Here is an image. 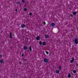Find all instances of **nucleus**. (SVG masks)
<instances>
[{
    "mask_svg": "<svg viewBox=\"0 0 78 78\" xmlns=\"http://www.w3.org/2000/svg\"><path fill=\"white\" fill-rule=\"evenodd\" d=\"M19 63H20V64H21V62H20Z\"/></svg>",
    "mask_w": 78,
    "mask_h": 78,
    "instance_id": "nucleus-31",
    "label": "nucleus"
},
{
    "mask_svg": "<svg viewBox=\"0 0 78 78\" xmlns=\"http://www.w3.org/2000/svg\"><path fill=\"white\" fill-rule=\"evenodd\" d=\"M72 60H73V61H74V60H75V58H72Z\"/></svg>",
    "mask_w": 78,
    "mask_h": 78,
    "instance_id": "nucleus-22",
    "label": "nucleus"
},
{
    "mask_svg": "<svg viewBox=\"0 0 78 78\" xmlns=\"http://www.w3.org/2000/svg\"><path fill=\"white\" fill-rule=\"evenodd\" d=\"M45 52H46V53L47 55L48 54V53H49V52L47 51H46Z\"/></svg>",
    "mask_w": 78,
    "mask_h": 78,
    "instance_id": "nucleus-17",
    "label": "nucleus"
},
{
    "mask_svg": "<svg viewBox=\"0 0 78 78\" xmlns=\"http://www.w3.org/2000/svg\"><path fill=\"white\" fill-rule=\"evenodd\" d=\"M22 1L23 3H25V1L24 0H22Z\"/></svg>",
    "mask_w": 78,
    "mask_h": 78,
    "instance_id": "nucleus-25",
    "label": "nucleus"
},
{
    "mask_svg": "<svg viewBox=\"0 0 78 78\" xmlns=\"http://www.w3.org/2000/svg\"><path fill=\"white\" fill-rule=\"evenodd\" d=\"M0 57H2V55H0Z\"/></svg>",
    "mask_w": 78,
    "mask_h": 78,
    "instance_id": "nucleus-28",
    "label": "nucleus"
},
{
    "mask_svg": "<svg viewBox=\"0 0 78 78\" xmlns=\"http://www.w3.org/2000/svg\"><path fill=\"white\" fill-rule=\"evenodd\" d=\"M10 39H12V33L11 32L10 33Z\"/></svg>",
    "mask_w": 78,
    "mask_h": 78,
    "instance_id": "nucleus-4",
    "label": "nucleus"
},
{
    "mask_svg": "<svg viewBox=\"0 0 78 78\" xmlns=\"http://www.w3.org/2000/svg\"><path fill=\"white\" fill-rule=\"evenodd\" d=\"M36 38L37 40V41H39V40H40V38H39V36L37 37H36Z\"/></svg>",
    "mask_w": 78,
    "mask_h": 78,
    "instance_id": "nucleus-5",
    "label": "nucleus"
},
{
    "mask_svg": "<svg viewBox=\"0 0 78 78\" xmlns=\"http://www.w3.org/2000/svg\"><path fill=\"white\" fill-rule=\"evenodd\" d=\"M22 56H24V55L23 54H22Z\"/></svg>",
    "mask_w": 78,
    "mask_h": 78,
    "instance_id": "nucleus-27",
    "label": "nucleus"
},
{
    "mask_svg": "<svg viewBox=\"0 0 78 78\" xmlns=\"http://www.w3.org/2000/svg\"><path fill=\"white\" fill-rule=\"evenodd\" d=\"M20 2H17V4L18 5L19 4H20Z\"/></svg>",
    "mask_w": 78,
    "mask_h": 78,
    "instance_id": "nucleus-24",
    "label": "nucleus"
},
{
    "mask_svg": "<svg viewBox=\"0 0 78 78\" xmlns=\"http://www.w3.org/2000/svg\"><path fill=\"white\" fill-rule=\"evenodd\" d=\"M59 70H61V66H59Z\"/></svg>",
    "mask_w": 78,
    "mask_h": 78,
    "instance_id": "nucleus-21",
    "label": "nucleus"
},
{
    "mask_svg": "<svg viewBox=\"0 0 78 78\" xmlns=\"http://www.w3.org/2000/svg\"><path fill=\"white\" fill-rule=\"evenodd\" d=\"M29 15H30V16H32V13H31V12H30L29 13Z\"/></svg>",
    "mask_w": 78,
    "mask_h": 78,
    "instance_id": "nucleus-23",
    "label": "nucleus"
},
{
    "mask_svg": "<svg viewBox=\"0 0 78 78\" xmlns=\"http://www.w3.org/2000/svg\"><path fill=\"white\" fill-rule=\"evenodd\" d=\"M68 78H70V77H71V75H70V74L69 73L68 74Z\"/></svg>",
    "mask_w": 78,
    "mask_h": 78,
    "instance_id": "nucleus-11",
    "label": "nucleus"
},
{
    "mask_svg": "<svg viewBox=\"0 0 78 78\" xmlns=\"http://www.w3.org/2000/svg\"><path fill=\"white\" fill-rule=\"evenodd\" d=\"M73 60H70V62L71 63H73Z\"/></svg>",
    "mask_w": 78,
    "mask_h": 78,
    "instance_id": "nucleus-14",
    "label": "nucleus"
},
{
    "mask_svg": "<svg viewBox=\"0 0 78 78\" xmlns=\"http://www.w3.org/2000/svg\"><path fill=\"white\" fill-rule=\"evenodd\" d=\"M51 27H55V23H51Z\"/></svg>",
    "mask_w": 78,
    "mask_h": 78,
    "instance_id": "nucleus-2",
    "label": "nucleus"
},
{
    "mask_svg": "<svg viewBox=\"0 0 78 78\" xmlns=\"http://www.w3.org/2000/svg\"><path fill=\"white\" fill-rule=\"evenodd\" d=\"M44 62H48V60L46 58H45L44 59Z\"/></svg>",
    "mask_w": 78,
    "mask_h": 78,
    "instance_id": "nucleus-3",
    "label": "nucleus"
},
{
    "mask_svg": "<svg viewBox=\"0 0 78 78\" xmlns=\"http://www.w3.org/2000/svg\"><path fill=\"white\" fill-rule=\"evenodd\" d=\"M55 72L56 73H59V71L58 70H56Z\"/></svg>",
    "mask_w": 78,
    "mask_h": 78,
    "instance_id": "nucleus-6",
    "label": "nucleus"
},
{
    "mask_svg": "<svg viewBox=\"0 0 78 78\" xmlns=\"http://www.w3.org/2000/svg\"><path fill=\"white\" fill-rule=\"evenodd\" d=\"M27 8H25L24 9V11H27Z\"/></svg>",
    "mask_w": 78,
    "mask_h": 78,
    "instance_id": "nucleus-20",
    "label": "nucleus"
},
{
    "mask_svg": "<svg viewBox=\"0 0 78 78\" xmlns=\"http://www.w3.org/2000/svg\"><path fill=\"white\" fill-rule=\"evenodd\" d=\"M16 12H17V9H16Z\"/></svg>",
    "mask_w": 78,
    "mask_h": 78,
    "instance_id": "nucleus-30",
    "label": "nucleus"
},
{
    "mask_svg": "<svg viewBox=\"0 0 78 78\" xmlns=\"http://www.w3.org/2000/svg\"><path fill=\"white\" fill-rule=\"evenodd\" d=\"M43 23H44V25H45V24H46L45 22H44Z\"/></svg>",
    "mask_w": 78,
    "mask_h": 78,
    "instance_id": "nucleus-26",
    "label": "nucleus"
},
{
    "mask_svg": "<svg viewBox=\"0 0 78 78\" xmlns=\"http://www.w3.org/2000/svg\"><path fill=\"white\" fill-rule=\"evenodd\" d=\"M42 44L43 45H46V43H45V42H43L42 43Z\"/></svg>",
    "mask_w": 78,
    "mask_h": 78,
    "instance_id": "nucleus-13",
    "label": "nucleus"
},
{
    "mask_svg": "<svg viewBox=\"0 0 78 78\" xmlns=\"http://www.w3.org/2000/svg\"><path fill=\"white\" fill-rule=\"evenodd\" d=\"M78 38H76L74 40V42L76 44H78Z\"/></svg>",
    "mask_w": 78,
    "mask_h": 78,
    "instance_id": "nucleus-1",
    "label": "nucleus"
},
{
    "mask_svg": "<svg viewBox=\"0 0 78 78\" xmlns=\"http://www.w3.org/2000/svg\"><path fill=\"white\" fill-rule=\"evenodd\" d=\"M73 14L74 15H76V12H73Z\"/></svg>",
    "mask_w": 78,
    "mask_h": 78,
    "instance_id": "nucleus-16",
    "label": "nucleus"
},
{
    "mask_svg": "<svg viewBox=\"0 0 78 78\" xmlns=\"http://www.w3.org/2000/svg\"><path fill=\"white\" fill-rule=\"evenodd\" d=\"M70 16L72 17V16H73L72 15V14L70 15Z\"/></svg>",
    "mask_w": 78,
    "mask_h": 78,
    "instance_id": "nucleus-29",
    "label": "nucleus"
},
{
    "mask_svg": "<svg viewBox=\"0 0 78 78\" xmlns=\"http://www.w3.org/2000/svg\"><path fill=\"white\" fill-rule=\"evenodd\" d=\"M23 49L24 50H26L27 49V47L26 46H25L23 47Z\"/></svg>",
    "mask_w": 78,
    "mask_h": 78,
    "instance_id": "nucleus-10",
    "label": "nucleus"
},
{
    "mask_svg": "<svg viewBox=\"0 0 78 78\" xmlns=\"http://www.w3.org/2000/svg\"><path fill=\"white\" fill-rule=\"evenodd\" d=\"M73 73H76V70H73Z\"/></svg>",
    "mask_w": 78,
    "mask_h": 78,
    "instance_id": "nucleus-15",
    "label": "nucleus"
},
{
    "mask_svg": "<svg viewBox=\"0 0 78 78\" xmlns=\"http://www.w3.org/2000/svg\"><path fill=\"white\" fill-rule=\"evenodd\" d=\"M77 66H78V64H77Z\"/></svg>",
    "mask_w": 78,
    "mask_h": 78,
    "instance_id": "nucleus-32",
    "label": "nucleus"
},
{
    "mask_svg": "<svg viewBox=\"0 0 78 78\" xmlns=\"http://www.w3.org/2000/svg\"><path fill=\"white\" fill-rule=\"evenodd\" d=\"M3 59H2L1 60H0V62L1 63H3Z\"/></svg>",
    "mask_w": 78,
    "mask_h": 78,
    "instance_id": "nucleus-8",
    "label": "nucleus"
},
{
    "mask_svg": "<svg viewBox=\"0 0 78 78\" xmlns=\"http://www.w3.org/2000/svg\"><path fill=\"white\" fill-rule=\"evenodd\" d=\"M22 61H26L25 59L23 58H22Z\"/></svg>",
    "mask_w": 78,
    "mask_h": 78,
    "instance_id": "nucleus-18",
    "label": "nucleus"
},
{
    "mask_svg": "<svg viewBox=\"0 0 78 78\" xmlns=\"http://www.w3.org/2000/svg\"><path fill=\"white\" fill-rule=\"evenodd\" d=\"M18 75V74H17V75Z\"/></svg>",
    "mask_w": 78,
    "mask_h": 78,
    "instance_id": "nucleus-33",
    "label": "nucleus"
},
{
    "mask_svg": "<svg viewBox=\"0 0 78 78\" xmlns=\"http://www.w3.org/2000/svg\"><path fill=\"white\" fill-rule=\"evenodd\" d=\"M25 27V25L24 24H23L21 25V27L22 28H24Z\"/></svg>",
    "mask_w": 78,
    "mask_h": 78,
    "instance_id": "nucleus-7",
    "label": "nucleus"
},
{
    "mask_svg": "<svg viewBox=\"0 0 78 78\" xmlns=\"http://www.w3.org/2000/svg\"><path fill=\"white\" fill-rule=\"evenodd\" d=\"M29 50H30V51H31L32 50V49L31 48V46H29Z\"/></svg>",
    "mask_w": 78,
    "mask_h": 78,
    "instance_id": "nucleus-12",
    "label": "nucleus"
},
{
    "mask_svg": "<svg viewBox=\"0 0 78 78\" xmlns=\"http://www.w3.org/2000/svg\"><path fill=\"white\" fill-rule=\"evenodd\" d=\"M49 37V35H46L45 36V37L46 38H48Z\"/></svg>",
    "mask_w": 78,
    "mask_h": 78,
    "instance_id": "nucleus-9",
    "label": "nucleus"
},
{
    "mask_svg": "<svg viewBox=\"0 0 78 78\" xmlns=\"http://www.w3.org/2000/svg\"><path fill=\"white\" fill-rule=\"evenodd\" d=\"M39 44L40 45H42V42L41 41H40Z\"/></svg>",
    "mask_w": 78,
    "mask_h": 78,
    "instance_id": "nucleus-19",
    "label": "nucleus"
}]
</instances>
